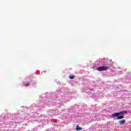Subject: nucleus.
Wrapping results in <instances>:
<instances>
[{
	"mask_svg": "<svg viewBox=\"0 0 131 131\" xmlns=\"http://www.w3.org/2000/svg\"><path fill=\"white\" fill-rule=\"evenodd\" d=\"M119 123L120 125H123L125 123V120H119Z\"/></svg>",
	"mask_w": 131,
	"mask_h": 131,
	"instance_id": "3",
	"label": "nucleus"
},
{
	"mask_svg": "<svg viewBox=\"0 0 131 131\" xmlns=\"http://www.w3.org/2000/svg\"><path fill=\"white\" fill-rule=\"evenodd\" d=\"M69 78H70V79H73V78H74V76L73 75L70 76Z\"/></svg>",
	"mask_w": 131,
	"mask_h": 131,
	"instance_id": "5",
	"label": "nucleus"
},
{
	"mask_svg": "<svg viewBox=\"0 0 131 131\" xmlns=\"http://www.w3.org/2000/svg\"><path fill=\"white\" fill-rule=\"evenodd\" d=\"M30 83H27V84H24L25 86H28V85H29Z\"/></svg>",
	"mask_w": 131,
	"mask_h": 131,
	"instance_id": "6",
	"label": "nucleus"
},
{
	"mask_svg": "<svg viewBox=\"0 0 131 131\" xmlns=\"http://www.w3.org/2000/svg\"><path fill=\"white\" fill-rule=\"evenodd\" d=\"M76 129L77 130H81L82 129V128H81L80 127H78V126H77V127H76Z\"/></svg>",
	"mask_w": 131,
	"mask_h": 131,
	"instance_id": "4",
	"label": "nucleus"
},
{
	"mask_svg": "<svg viewBox=\"0 0 131 131\" xmlns=\"http://www.w3.org/2000/svg\"><path fill=\"white\" fill-rule=\"evenodd\" d=\"M110 62H112V59H110Z\"/></svg>",
	"mask_w": 131,
	"mask_h": 131,
	"instance_id": "7",
	"label": "nucleus"
},
{
	"mask_svg": "<svg viewBox=\"0 0 131 131\" xmlns=\"http://www.w3.org/2000/svg\"><path fill=\"white\" fill-rule=\"evenodd\" d=\"M108 69H110V68L107 66H101L97 68L98 71H106V70H108Z\"/></svg>",
	"mask_w": 131,
	"mask_h": 131,
	"instance_id": "2",
	"label": "nucleus"
},
{
	"mask_svg": "<svg viewBox=\"0 0 131 131\" xmlns=\"http://www.w3.org/2000/svg\"><path fill=\"white\" fill-rule=\"evenodd\" d=\"M127 113V112L126 111H122L119 113H115L112 114L111 116V117H112L113 118H114V117H116V116H118L117 117L118 120L122 119L124 118V116H122V115H124V114H126Z\"/></svg>",
	"mask_w": 131,
	"mask_h": 131,
	"instance_id": "1",
	"label": "nucleus"
}]
</instances>
